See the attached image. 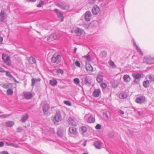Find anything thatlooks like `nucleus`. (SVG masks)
<instances>
[{
    "mask_svg": "<svg viewBox=\"0 0 154 154\" xmlns=\"http://www.w3.org/2000/svg\"><path fill=\"white\" fill-rule=\"evenodd\" d=\"M62 120V116L60 113V112L58 111L56 112L54 116L52 118V120L55 125H58V123Z\"/></svg>",
    "mask_w": 154,
    "mask_h": 154,
    "instance_id": "1",
    "label": "nucleus"
},
{
    "mask_svg": "<svg viewBox=\"0 0 154 154\" xmlns=\"http://www.w3.org/2000/svg\"><path fill=\"white\" fill-rule=\"evenodd\" d=\"M84 119L87 122L90 123H94L95 120V116L90 113L86 114Z\"/></svg>",
    "mask_w": 154,
    "mask_h": 154,
    "instance_id": "2",
    "label": "nucleus"
},
{
    "mask_svg": "<svg viewBox=\"0 0 154 154\" xmlns=\"http://www.w3.org/2000/svg\"><path fill=\"white\" fill-rule=\"evenodd\" d=\"M2 58L3 62L8 66L11 65V60L9 56L7 54L3 53L2 54Z\"/></svg>",
    "mask_w": 154,
    "mask_h": 154,
    "instance_id": "3",
    "label": "nucleus"
},
{
    "mask_svg": "<svg viewBox=\"0 0 154 154\" xmlns=\"http://www.w3.org/2000/svg\"><path fill=\"white\" fill-rule=\"evenodd\" d=\"M143 62L147 64H151L154 63V57H152L150 55L144 57Z\"/></svg>",
    "mask_w": 154,
    "mask_h": 154,
    "instance_id": "4",
    "label": "nucleus"
},
{
    "mask_svg": "<svg viewBox=\"0 0 154 154\" xmlns=\"http://www.w3.org/2000/svg\"><path fill=\"white\" fill-rule=\"evenodd\" d=\"M71 32L72 33L74 32L78 36H80L85 33L83 29L78 27L76 28L74 31L71 30Z\"/></svg>",
    "mask_w": 154,
    "mask_h": 154,
    "instance_id": "5",
    "label": "nucleus"
},
{
    "mask_svg": "<svg viewBox=\"0 0 154 154\" xmlns=\"http://www.w3.org/2000/svg\"><path fill=\"white\" fill-rule=\"evenodd\" d=\"M61 57L59 54H54L53 55L52 59V61L53 63L56 62L58 64L60 62Z\"/></svg>",
    "mask_w": 154,
    "mask_h": 154,
    "instance_id": "6",
    "label": "nucleus"
},
{
    "mask_svg": "<svg viewBox=\"0 0 154 154\" xmlns=\"http://www.w3.org/2000/svg\"><path fill=\"white\" fill-rule=\"evenodd\" d=\"M69 132L70 136L73 137H75L77 134L76 128L73 127H70L69 128Z\"/></svg>",
    "mask_w": 154,
    "mask_h": 154,
    "instance_id": "7",
    "label": "nucleus"
},
{
    "mask_svg": "<svg viewBox=\"0 0 154 154\" xmlns=\"http://www.w3.org/2000/svg\"><path fill=\"white\" fill-rule=\"evenodd\" d=\"M8 15L4 10H2L0 14V20L1 21H5Z\"/></svg>",
    "mask_w": 154,
    "mask_h": 154,
    "instance_id": "8",
    "label": "nucleus"
},
{
    "mask_svg": "<svg viewBox=\"0 0 154 154\" xmlns=\"http://www.w3.org/2000/svg\"><path fill=\"white\" fill-rule=\"evenodd\" d=\"M54 11L56 13L57 17L61 19V21H63L64 17L61 12L57 9H55L54 10Z\"/></svg>",
    "mask_w": 154,
    "mask_h": 154,
    "instance_id": "9",
    "label": "nucleus"
},
{
    "mask_svg": "<svg viewBox=\"0 0 154 154\" xmlns=\"http://www.w3.org/2000/svg\"><path fill=\"white\" fill-rule=\"evenodd\" d=\"M92 16V14L89 11L86 12L85 14V18L86 21H89L90 20Z\"/></svg>",
    "mask_w": 154,
    "mask_h": 154,
    "instance_id": "10",
    "label": "nucleus"
},
{
    "mask_svg": "<svg viewBox=\"0 0 154 154\" xmlns=\"http://www.w3.org/2000/svg\"><path fill=\"white\" fill-rule=\"evenodd\" d=\"M145 100V98L143 96H140L136 98L135 101L137 103H141L144 102Z\"/></svg>",
    "mask_w": 154,
    "mask_h": 154,
    "instance_id": "11",
    "label": "nucleus"
},
{
    "mask_svg": "<svg viewBox=\"0 0 154 154\" xmlns=\"http://www.w3.org/2000/svg\"><path fill=\"white\" fill-rule=\"evenodd\" d=\"M85 67L88 73H91L92 72L93 68L90 64L86 63L85 65Z\"/></svg>",
    "mask_w": 154,
    "mask_h": 154,
    "instance_id": "12",
    "label": "nucleus"
},
{
    "mask_svg": "<svg viewBox=\"0 0 154 154\" xmlns=\"http://www.w3.org/2000/svg\"><path fill=\"white\" fill-rule=\"evenodd\" d=\"M101 91L99 89H95L93 93V95L95 97H99Z\"/></svg>",
    "mask_w": 154,
    "mask_h": 154,
    "instance_id": "13",
    "label": "nucleus"
},
{
    "mask_svg": "<svg viewBox=\"0 0 154 154\" xmlns=\"http://www.w3.org/2000/svg\"><path fill=\"white\" fill-rule=\"evenodd\" d=\"M99 8L97 5H94L92 9L93 14L95 15H97L99 12Z\"/></svg>",
    "mask_w": 154,
    "mask_h": 154,
    "instance_id": "14",
    "label": "nucleus"
},
{
    "mask_svg": "<svg viewBox=\"0 0 154 154\" xmlns=\"http://www.w3.org/2000/svg\"><path fill=\"white\" fill-rule=\"evenodd\" d=\"M104 0H88V3L90 5H94L103 2Z\"/></svg>",
    "mask_w": 154,
    "mask_h": 154,
    "instance_id": "15",
    "label": "nucleus"
},
{
    "mask_svg": "<svg viewBox=\"0 0 154 154\" xmlns=\"http://www.w3.org/2000/svg\"><path fill=\"white\" fill-rule=\"evenodd\" d=\"M50 108L48 104H45L43 107V112L45 114L48 113V111Z\"/></svg>",
    "mask_w": 154,
    "mask_h": 154,
    "instance_id": "16",
    "label": "nucleus"
},
{
    "mask_svg": "<svg viewBox=\"0 0 154 154\" xmlns=\"http://www.w3.org/2000/svg\"><path fill=\"white\" fill-rule=\"evenodd\" d=\"M97 80L99 83L102 82L103 80V74L101 72H99V74L97 77Z\"/></svg>",
    "mask_w": 154,
    "mask_h": 154,
    "instance_id": "17",
    "label": "nucleus"
},
{
    "mask_svg": "<svg viewBox=\"0 0 154 154\" xmlns=\"http://www.w3.org/2000/svg\"><path fill=\"white\" fill-rule=\"evenodd\" d=\"M68 121L69 125L73 126H76V123L75 119L70 117L69 118Z\"/></svg>",
    "mask_w": 154,
    "mask_h": 154,
    "instance_id": "18",
    "label": "nucleus"
},
{
    "mask_svg": "<svg viewBox=\"0 0 154 154\" xmlns=\"http://www.w3.org/2000/svg\"><path fill=\"white\" fill-rule=\"evenodd\" d=\"M128 93L126 91L122 92L119 94V97L121 99H125L127 97Z\"/></svg>",
    "mask_w": 154,
    "mask_h": 154,
    "instance_id": "19",
    "label": "nucleus"
},
{
    "mask_svg": "<svg viewBox=\"0 0 154 154\" xmlns=\"http://www.w3.org/2000/svg\"><path fill=\"white\" fill-rule=\"evenodd\" d=\"M102 143L100 141H97L94 143V146L97 149H100L101 148Z\"/></svg>",
    "mask_w": 154,
    "mask_h": 154,
    "instance_id": "20",
    "label": "nucleus"
},
{
    "mask_svg": "<svg viewBox=\"0 0 154 154\" xmlns=\"http://www.w3.org/2000/svg\"><path fill=\"white\" fill-rule=\"evenodd\" d=\"M14 122L13 121H10L6 122L5 123V125L7 127H12L14 125Z\"/></svg>",
    "mask_w": 154,
    "mask_h": 154,
    "instance_id": "21",
    "label": "nucleus"
},
{
    "mask_svg": "<svg viewBox=\"0 0 154 154\" xmlns=\"http://www.w3.org/2000/svg\"><path fill=\"white\" fill-rule=\"evenodd\" d=\"M124 81L126 82H128L130 81L131 79L129 75H125L123 76Z\"/></svg>",
    "mask_w": 154,
    "mask_h": 154,
    "instance_id": "22",
    "label": "nucleus"
},
{
    "mask_svg": "<svg viewBox=\"0 0 154 154\" xmlns=\"http://www.w3.org/2000/svg\"><path fill=\"white\" fill-rule=\"evenodd\" d=\"M23 95L25 98L27 99H31L32 96V93L30 92L25 93Z\"/></svg>",
    "mask_w": 154,
    "mask_h": 154,
    "instance_id": "23",
    "label": "nucleus"
},
{
    "mask_svg": "<svg viewBox=\"0 0 154 154\" xmlns=\"http://www.w3.org/2000/svg\"><path fill=\"white\" fill-rule=\"evenodd\" d=\"M28 118L29 115L27 114H26L22 116L20 121L23 122H25L27 120Z\"/></svg>",
    "mask_w": 154,
    "mask_h": 154,
    "instance_id": "24",
    "label": "nucleus"
},
{
    "mask_svg": "<svg viewBox=\"0 0 154 154\" xmlns=\"http://www.w3.org/2000/svg\"><path fill=\"white\" fill-rule=\"evenodd\" d=\"M41 79L40 78L38 79H34L33 78L32 79V84L31 85L32 86H34L35 83L38 82H40Z\"/></svg>",
    "mask_w": 154,
    "mask_h": 154,
    "instance_id": "25",
    "label": "nucleus"
},
{
    "mask_svg": "<svg viewBox=\"0 0 154 154\" xmlns=\"http://www.w3.org/2000/svg\"><path fill=\"white\" fill-rule=\"evenodd\" d=\"M29 60L30 63L31 64L35 63L36 62L35 59L32 56L29 57Z\"/></svg>",
    "mask_w": 154,
    "mask_h": 154,
    "instance_id": "26",
    "label": "nucleus"
},
{
    "mask_svg": "<svg viewBox=\"0 0 154 154\" xmlns=\"http://www.w3.org/2000/svg\"><path fill=\"white\" fill-rule=\"evenodd\" d=\"M85 82L86 84H90L91 83L90 77L89 76H87L85 77Z\"/></svg>",
    "mask_w": 154,
    "mask_h": 154,
    "instance_id": "27",
    "label": "nucleus"
},
{
    "mask_svg": "<svg viewBox=\"0 0 154 154\" xmlns=\"http://www.w3.org/2000/svg\"><path fill=\"white\" fill-rule=\"evenodd\" d=\"M50 84L52 86H55L57 85V82L56 80H52L50 81Z\"/></svg>",
    "mask_w": 154,
    "mask_h": 154,
    "instance_id": "28",
    "label": "nucleus"
},
{
    "mask_svg": "<svg viewBox=\"0 0 154 154\" xmlns=\"http://www.w3.org/2000/svg\"><path fill=\"white\" fill-rule=\"evenodd\" d=\"M134 45L136 47L137 51L138 52H140L141 55H143V53L141 51V49H140V48L136 45L134 41Z\"/></svg>",
    "mask_w": 154,
    "mask_h": 154,
    "instance_id": "29",
    "label": "nucleus"
},
{
    "mask_svg": "<svg viewBox=\"0 0 154 154\" xmlns=\"http://www.w3.org/2000/svg\"><path fill=\"white\" fill-rule=\"evenodd\" d=\"M134 45L136 47L137 51L138 52H140L141 55H143V53L141 51V49H140V48L136 45L134 41Z\"/></svg>",
    "mask_w": 154,
    "mask_h": 154,
    "instance_id": "30",
    "label": "nucleus"
},
{
    "mask_svg": "<svg viewBox=\"0 0 154 154\" xmlns=\"http://www.w3.org/2000/svg\"><path fill=\"white\" fill-rule=\"evenodd\" d=\"M5 143L6 145H7L9 146H14L15 147H17L18 146V145L17 144L13 143H11L6 142Z\"/></svg>",
    "mask_w": 154,
    "mask_h": 154,
    "instance_id": "31",
    "label": "nucleus"
},
{
    "mask_svg": "<svg viewBox=\"0 0 154 154\" xmlns=\"http://www.w3.org/2000/svg\"><path fill=\"white\" fill-rule=\"evenodd\" d=\"M150 82L149 81L146 80L143 82V85L145 88H148L149 87Z\"/></svg>",
    "mask_w": 154,
    "mask_h": 154,
    "instance_id": "32",
    "label": "nucleus"
},
{
    "mask_svg": "<svg viewBox=\"0 0 154 154\" xmlns=\"http://www.w3.org/2000/svg\"><path fill=\"white\" fill-rule=\"evenodd\" d=\"M146 78L149 79L150 82L154 81V77L153 76L149 75H148L146 76Z\"/></svg>",
    "mask_w": 154,
    "mask_h": 154,
    "instance_id": "33",
    "label": "nucleus"
},
{
    "mask_svg": "<svg viewBox=\"0 0 154 154\" xmlns=\"http://www.w3.org/2000/svg\"><path fill=\"white\" fill-rule=\"evenodd\" d=\"M83 57L85 58L86 60L88 62H90L91 61V57L88 54H87L85 56H83Z\"/></svg>",
    "mask_w": 154,
    "mask_h": 154,
    "instance_id": "34",
    "label": "nucleus"
},
{
    "mask_svg": "<svg viewBox=\"0 0 154 154\" xmlns=\"http://www.w3.org/2000/svg\"><path fill=\"white\" fill-rule=\"evenodd\" d=\"M80 130L83 134L87 131V128L86 127L82 126L80 128Z\"/></svg>",
    "mask_w": 154,
    "mask_h": 154,
    "instance_id": "35",
    "label": "nucleus"
},
{
    "mask_svg": "<svg viewBox=\"0 0 154 154\" xmlns=\"http://www.w3.org/2000/svg\"><path fill=\"white\" fill-rule=\"evenodd\" d=\"M62 9L67 11H68L69 9V5H64Z\"/></svg>",
    "mask_w": 154,
    "mask_h": 154,
    "instance_id": "36",
    "label": "nucleus"
},
{
    "mask_svg": "<svg viewBox=\"0 0 154 154\" xmlns=\"http://www.w3.org/2000/svg\"><path fill=\"white\" fill-rule=\"evenodd\" d=\"M11 116L10 114H5L0 115V118L5 119Z\"/></svg>",
    "mask_w": 154,
    "mask_h": 154,
    "instance_id": "37",
    "label": "nucleus"
},
{
    "mask_svg": "<svg viewBox=\"0 0 154 154\" xmlns=\"http://www.w3.org/2000/svg\"><path fill=\"white\" fill-rule=\"evenodd\" d=\"M0 86L5 88H7L9 87V85L8 83L1 84H0Z\"/></svg>",
    "mask_w": 154,
    "mask_h": 154,
    "instance_id": "38",
    "label": "nucleus"
},
{
    "mask_svg": "<svg viewBox=\"0 0 154 154\" xmlns=\"http://www.w3.org/2000/svg\"><path fill=\"white\" fill-rule=\"evenodd\" d=\"M52 36H53V38H54V40L57 39L60 37V36L58 35V34L56 33L52 34Z\"/></svg>",
    "mask_w": 154,
    "mask_h": 154,
    "instance_id": "39",
    "label": "nucleus"
},
{
    "mask_svg": "<svg viewBox=\"0 0 154 154\" xmlns=\"http://www.w3.org/2000/svg\"><path fill=\"white\" fill-rule=\"evenodd\" d=\"M141 76V75L140 73H137L134 76V77L135 78V79H139V78H140Z\"/></svg>",
    "mask_w": 154,
    "mask_h": 154,
    "instance_id": "40",
    "label": "nucleus"
},
{
    "mask_svg": "<svg viewBox=\"0 0 154 154\" xmlns=\"http://www.w3.org/2000/svg\"><path fill=\"white\" fill-rule=\"evenodd\" d=\"M57 5L62 9L63 7L64 6V4L62 2H60L57 3L56 4Z\"/></svg>",
    "mask_w": 154,
    "mask_h": 154,
    "instance_id": "41",
    "label": "nucleus"
},
{
    "mask_svg": "<svg viewBox=\"0 0 154 154\" xmlns=\"http://www.w3.org/2000/svg\"><path fill=\"white\" fill-rule=\"evenodd\" d=\"M44 1H42V0H40V2H39L38 4L37 5V7L38 8L41 7L44 4Z\"/></svg>",
    "mask_w": 154,
    "mask_h": 154,
    "instance_id": "42",
    "label": "nucleus"
},
{
    "mask_svg": "<svg viewBox=\"0 0 154 154\" xmlns=\"http://www.w3.org/2000/svg\"><path fill=\"white\" fill-rule=\"evenodd\" d=\"M6 74L7 76L10 78H13V76L8 71L6 72Z\"/></svg>",
    "mask_w": 154,
    "mask_h": 154,
    "instance_id": "43",
    "label": "nucleus"
},
{
    "mask_svg": "<svg viewBox=\"0 0 154 154\" xmlns=\"http://www.w3.org/2000/svg\"><path fill=\"white\" fill-rule=\"evenodd\" d=\"M57 133L58 136L60 137H61L63 135V133L61 130H58Z\"/></svg>",
    "mask_w": 154,
    "mask_h": 154,
    "instance_id": "44",
    "label": "nucleus"
},
{
    "mask_svg": "<svg viewBox=\"0 0 154 154\" xmlns=\"http://www.w3.org/2000/svg\"><path fill=\"white\" fill-rule=\"evenodd\" d=\"M7 94L8 95H12L13 94V91L11 89H8L7 91Z\"/></svg>",
    "mask_w": 154,
    "mask_h": 154,
    "instance_id": "45",
    "label": "nucleus"
},
{
    "mask_svg": "<svg viewBox=\"0 0 154 154\" xmlns=\"http://www.w3.org/2000/svg\"><path fill=\"white\" fill-rule=\"evenodd\" d=\"M53 36L52 34L50 35L47 38V41H51L54 40Z\"/></svg>",
    "mask_w": 154,
    "mask_h": 154,
    "instance_id": "46",
    "label": "nucleus"
},
{
    "mask_svg": "<svg viewBox=\"0 0 154 154\" xmlns=\"http://www.w3.org/2000/svg\"><path fill=\"white\" fill-rule=\"evenodd\" d=\"M74 81L75 83L78 84L80 83V81L79 79L78 78H75L74 79Z\"/></svg>",
    "mask_w": 154,
    "mask_h": 154,
    "instance_id": "47",
    "label": "nucleus"
},
{
    "mask_svg": "<svg viewBox=\"0 0 154 154\" xmlns=\"http://www.w3.org/2000/svg\"><path fill=\"white\" fill-rule=\"evenodd\" d=\"M89 24L88 23H85L83 24V26L85 29H88L89 26Z\"/></svg>",
    "mask_w": 154,
    "mask_h": 154,
    "instance_id": "48",
    "label": "nucleus"
},
{
    "mask_svg": "<svg viewBox=\"0 0 154 154\" xmlns=\"http://www.w3.org/2000/svg\"><path fill=\"white\" fill-rule=\"evenodd\" d=\"M64 103L69 106H71V103L70 102L68 101H64Z\"/></svg>",
    "mask_w": 154,
    "mask_h": 154,
    "instance_id": "49",
    "label": "nucleus"
},
{
    "mask_svg": "<svg viewBox=\"0 0 154 154\" xmlns=\"http://www.w3.org/2000/svg\"><path fill=\"white\" fill-rule=\"evenodd\" d=\"M100 85L101 87L103 88H106L107 86L106 84L103 82L101 83L100 84Z\"/></svg>",
    "mask_w": 154,
    "mask_h": 154,
    "instance_id": "50",
    "label": "nucleus"
},
{
    "mask_svg": "<svg viewBox=\"0 0 154 154\" xmlns=\"http://www.w3.org/2000/svg\"><path fill=\"white\" fill-rule=\"evenodd\" d=\"M134 84L136 85L138 84L139 83L140 81L139 79H135L134 80Z\"/></svg>",
    "mask_w": 154,
    "mask_h": 154,
    "instance_id": "51",
    "label": "nucleus"
},
{
    "mask_svg": "<svg viewBox=\"0 0 154 154\" xmlns=\"http://www.w3.org/2000/svg\"><path fill=\"white\" fill-rule=\"evenodd\" d=\"M57 73H60L61 74H63V70L60 69H59L57 70Z\"/></svg>",
    "mask_w": 154,
    "mask_h": 154,
    "instance_id": "52",
    "label": "nucleus"
},
{
    "mask_svg": "<svg viewBox=\"0 0 154 154\" xmlns=\"http://www.w3.org/2000/svg\"><path fill=\"white\" fill-rule=\"evenodd\" d=\"M95 128L97 129H100L101 128V125L99 124H97Z\"/></svg>",
    "mask_w": 154,
    "mask_h": 154,
    "instance_id": "53",
    "label": "nucleus"
},
{
    "mask_svg": "<svg viewBox=\"0 0 154 154\" xmlns=\"http://www.w3.org/2000/svg\"><path fill=\"white\" fill-rule=\"evenodd\" d=\"M75 65L78 67H80L81 66L80 63L79 61H77L75 62Z\"/></svg>",
    "mask_w": 154,
    "mask_h": 154,
    "instance_id": "54",
    "label": "nucleus"
},
{
    "mask_svg": "<svg viewBox=\"0 0 154 154\" xmlns=\"http://www.w3.org/2000/svg\"><path fill=\"white\" fill-rule=\"evenodd\" d=\"M103 115L104 116H105L107 119L108 118L109 116H108V114L107 112H103Z\"/></svg>",
    "mask_w": 154,
    "mask_h": 154,
    "instance_id": "55",
    "label": "nucleus"
},
{
    "mask_svg": "<svg viewBox=\"0 0 154 154\" xmlns=\"http://www.w3.org/2000/svg\"><path fill=\"white\" fill-rule=\"evenodd\" d=\"M23 130V129L21 127H18L17 129V131L18 132H21Z\"/></svg>",
    "mask_w": 154,
    "mask_h": 154,
    "instance_id": "56",
    "label": "nucleus"
},
{
    "mask_svg": "<svg viewBox=\"0 0 154 154\" xmlns=\"http://www.w3.org/2000/svg\"><path fill=\"white\" fill-rule=\"evenodd\" d=\"M114 64H115L114 63L113 61H110V63H109V65L111 66H114Z\"/></svg>",
    "mask_w": 154,
    "mask_h": 154,
    "instance_id": "57",
    "label": "nucleus"
},
{
    "mask_svg": "<svg viewBox=\"0 0 154 154\" xmlns=\"http://www.w3.org/2000/svg\"><path fill=\"white\" fill-rule=\"evenodd\" d=\"M0 72H5V71L4 69L0 67Z\"/></svg>",
    "mask_w": 154,
    "mask_h": 154,
    "instance_id": "58",
    "label": "nucleus"
},
{
    "mask_svg": "<svg viewBox=\"0 0 154 154\" xmlns=\"http://www.w3.org/2000/svg\"><path fill=\"white\" fill-rule=\"evenodd\" d=\"M4 143L3 142H0V147H3L4 146Z\"/></svg>",
    "mask_w": 154,
    "mask_h": 154,
    "instance_id": "59",
    "label": "nucleus"
},
{
    "mask_svg": "<svg viewBox=\"0 0 154 154\" xmlns=\"http://www.w3.org/2000/svg\"><path fill=\"white\" fill-rule=\"evenodd\" d=\"M2 154H9V153L6 151H3L1 152Z\"/></svg>",
    "mask_w": 154,
    "mask_h": 154,
    "instance_id": "60",
    "label": "nucleus"
},
{
    "mask_svg": "<svg viewBox=\"0 0 154 154\" xmlns=\"http://www.w3.org/2000/svg\"><path fill=\"white\" fill-rule=\"evenodd\" d=\"M143 152L140 150H137V154H142Z\"/></svg>",
    "mask_w": 154,
    "mask_h": 154,
    "instance_id": "61",
    "label": "nucleus"
},
{
    "mask_svg": "<svg viewBox=\"0 0 154 154\" xmlns=\"http://www.w3.org/2000/svg\"><path fill=\"white\" fill-rule=\"evenodd\" d=\"M13 78V80H14V81L16 83H19V82L18 81H17L13 77V78Z\"/></svg>",
    "mask_w": 154,
    "mask_h": 154,
    "instance_id": "62",
    "label": "nucleus"
},
{
    "mask_svg": "<svg viewBox=\"0 0 154 154\" xmlns=\"http://www.w3.org/2000/svg\"><path fill=\"white\" fill-rule=\"evenodd\" d=\"M119 112L122 115L124 114V112L121 110H120L119 111Z\"/></svg>",
    "mask_w": 154,
    "mask_h": 154,
    "instance_id": "63",
    "label": "nucleus"
},
{
    "mask_svg": "<svg viewBox=\"0 0 154 154\" xmlns=\"http://www.w3.org/2000/svg\"><path fill=\"white\" fill-rule=\"evenodd\" d=\"M3 38L2 37H0V42L2 43L3 41Z\"/></svg>",
    "mask_w": 154,
    "mask_h": 154,
    "instance_id": "64",
    "label": "nucleus"
}]
</instances>
